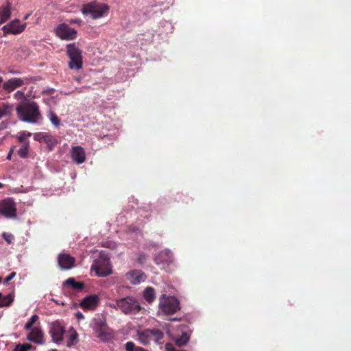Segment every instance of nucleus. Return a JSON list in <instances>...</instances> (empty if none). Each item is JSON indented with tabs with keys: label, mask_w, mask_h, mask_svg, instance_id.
I'll return each instance as SVG.
<instances>
[{
	"label": "nucleus",
	"mask_w": 351,
	"mask_h": 351,
	"mask_svg": "<svg viewBox=\"0 0 351 351\" xmlns=\"http://www.w3.org/2000/svg\"><path fill=\"white\" fill-rule=\"evenodd\" d=\"M109 11V6L106 3L96 1L83 5L82 12L85 15H90L93 19H99L106 15Z\"/></svg>",
	"instance_id": "f03ea898"
},
{
	"label": "nucleus",
	"mask_w": 351,
	"mask_h": 351,
	"mask_svg": "<svg viewBox=\"0 0 351 351\" xmlns=\"http://www.w3.org/2000/svg\"><path fill=\"white\" fill-rule=\"evenodd\" d=\"M154 263L167 272L174 270L175 263L172 252L169 250H164L158 252L154 258Z\"/></svg>",
	"instance_id": "39448f33"
},
{
	"label": "nucleus",
	"mask_w": 351,
	"mask_h": 351,
	"mask_svg": "<svg viewBox=\"0 0 351 351\" xmlns=\"http://www.w3.org/2000/svg\"><path fill=\"white\" fill-rule=\"evenodd\" d=\"M3 187V184L0 182V189H2Z\"/></svg>",
	"instance_id": "c03bdc74"
},
{
	"label": "nucleus",
	"mask_w": 351,
	"mask_h": 351,
	"mask_svg": "<svg viewBox=\"0 0 351 351\" xmlns=\"http://www.w3.org/2000/svg\"><path fill=\"white\" fill-rule=\"evenodd\" d=\"M66 55L70 59L69 67L70 69L80 70L82 68V51L75 43L68 44L66 46Z\"/></svg>",
	"instance_id": "20e7f679"
},
{
	"label": "nucleus",
	"mask_w": 351,
	"mask_h": 351,
	"mask_svg": "<svg viewBox=\"0 0 351 351\" xmlns=\"http://www.w3.org/2000/svg\"><path fill=\"white\" fill-rule=\"evenodd\" d=\"M172 320H173V321H176V320H178V319H176V318H174V319H173Z\"/></svg>",
	"instance_id": "a18cd8bd"
},
{
	"label": "nucleus",
	"mask_w": 351,
	"mask_h": 351,
	"mask_svg": "<svg viewBox=\"0 0 351 351\" xmlns=\"http://www.w3.org/2000/svg\"><path fill=\"white\" fill-rule=\"evenodd\" d=\"M110 306L112 307V308H115L117 310H118L117 309V302H115V304H110Z\"/></svg>",
	"instance_id": "79ce46f5"
},
{
	"label": "nucleus",
	"mask_w": 351,
	"mask_h": 351,
	"mask_svg": "<svg viewBox=\"0 0 351 351\" xmlns=\"http://www.w3.org/2000/svg\"><path fill=\"white\" fill-rule=\"evenodd\" d=\"M3 238L5 240L8 244H11L14 240V236L12 233L3 232L2 234Z\"/></svg>",
	"instance_id": "473e14b6"
},
{
	"label": "nucleus",
	"mask_w": 351,
	"mask_h": 351,
	"mask_svg": "<svg viewBox=\"0 0 351 351\" xmlns=\"http://www.w3.org/2000/svg\"><path fill=\"white\" fill-rule=\"evenodd\" d=\"M148 255L144 252H139L137 254L136 261L140 265H143L147 260Z\"/></svg>",
	"instance_id": "2f4dec72"
},
{
	"label": "nucleus",
	"mask_w": 351,
	"mask_h": 351,
	"mask_svg": "<svg viewBox=\"0 0 351 351\" xmlns=\"http://www.w3.org/2000/svg\"><path fill=\"white\" fill-rule=\"evenodd\" d=\"M64 289L66 290L71 287L75 291H81L84 289L85 285L82 282H77L73 278H69L64 282Z\"/></svg>",
	"instance_id": "f3484780"
},
{
	"label": "nucleus",
	"mask_w": 351,
	"mask_h": 351,
	"mask_svg": "<svg viewBox=\"0 0 351 351\" xmlns=\"http://www.w3.org/2000/svg\"><path fill=\"white\" fill-rule=\"evenodd\" d=\"M32 348V345L29 343L19 344L14 349H17V351H27Z\"/></svg>",
	"instance_id": "72a5a7b5"
},
{
	"label": "nucleus",
	"mask_w": 351,
	"mask_h": 351,
	"mask_svg": "<svg viewBox=\"0 0 351 351\" xmlns=\"http://www.w3.org/2000/svg\"><path fill=\"white\" fill-rule=\"evenodd\" d=\"M38 316L36 314L33 315L27 322L25 324L24 329L25 330H30L32 326L38 320Z\"/></svg>",
	"instance_id": "bb28decb"
},
{
	"label": "nucleus",
	"mask_w": 351,
	"mask_h": 351,
	"mask_svg": "<svg viewBox=\"0 0 351 351\" xmlns=\"http://www.w3.org/2000/svg\"><path fill=\"white\" fill-rule=\"evenodd\" d=\"M1 280H2V278H1V277L0 276V283L1 282Z\"/></svg>",
	"instance_id": "49530a36"
},
{
	"label": "nucleus",
	"mask_w": 351,
	"mask_h": 351,
	"mask_svg": "<svg viewBox=\"0 0 351 351\" xmlns=\"http://www.w3.org/2000/svg\"><path fill=\"white\" fill-rule=\"evenodd\" d=\"M71 158L77 164H82L85 160V151L81 146L73 147L71 151Z\"/></svg>",
	"instance_id": "2eb2a0df"
},
{
	"label": "nucleus",
	"mask_w": 351,
	"mask_h": 351,
	"mask_svg": "<svg viewBox=\"0 0 351 351\" xmlns=\"http://www.w3.org/2000/svg\"><path fill=\"white\" fill-rule=\"evenodd\" d=\"M27 335V339L37 344H43L45 342L44 333L40 327H35L30 330Z\"/></svg>",
	"instance_id": "4468645a"
},
{
	"label": "nucleus",
	"mask_w": 351,
	"mask_h": 351,
	"mask_svg": "<svg viewBox=\"0 0 351 351\" xmlns=\"http://www.w3.org/2000/svg\"><path fill=\"white\" fill-rule=\"evenodd\" d=\"M189 340V337L188 336V335L186 332H184L181 335V337H180L179 338H178L176 340V344L178 346L181 347V346H185L188 343Z\"/></svg>",
	"instance_id": "393cba45"
},
{
	"label": "nucleus",
	"mask_w": 351,
	"mask_h": 351,
	"mask_svg": "<svg viewBox=\"0 0 351 351\" xmlns=\"http://www.w3.org/2000/svg\"><path fill=\"white\" fill-rule=\"evenodd\" d=\"M143 297L148 303H152L156 298L154 289L150 287H147L143 291Z\"/></svg>",
	"instance_id": "4be33fe9"
},
{
	"label": "nucleus",
	"mask_w": 351,
	"mask_h": 351,
	"mask_svg": "<svg viewBox=\"0 0 351 351\" xmlns=\"http://www.w3.org/2000/svg\"><path fill=\"white\" fill-rule=\"evenodd\" d=\"M25 26V23L19 24V20L18 19L13 20L2 27L3 36L8 34H19L24 31Z\"/></svg>",
	"instance_id": "1a4fd4ad"
},
{
	"label": "nucleus",
	"mask_w": 351,
	"mask_h": 351,
	"mask_svg": "<svg viewBox=\"0 0 351 351\" xmlns=\"http://www.w3.org/2000/svg\"><path fill=\"white\" fill-rule=\"evenodd\" d=\"M12 110V106L8 103L0 102V119L4 116L10 114Z\"/></svg>",
	"instance_id": "5701e85b"
},
{
	"label": "nucleus",
	"mask_w": 351,
	"mask_h": 351,
	"mask_svg": "<svg viewBox=\"0 0 351 351\" xmlns=\"http://www.w3.org/2000/svg\"><path fill=\"white\" fill-rule=\"evenodd\" d=\"M165 350L166 351H186L184 350H178L176 349L173 345L171 343H167L165 345Z\"/></svg>",
	"instance_id": "c9c22d12"
},
{
	"label": "nucleus",
	"mask_w": 351,
	"mask_h": 351,
	"mask_svg": "<svg viewBox=\"0 0 351 351\" xmlns=\"http://www.w3.org/2000/svg\"><path fill=\"white\" fill-rule=\"evenodd\" d=\"M11 16V3L7 1L0 7V25L7 21Z\"/></svg>",
	"instance_id": "6ab92c4d"
},
{
	"label": "nucleus",
	"mask_w": 351,
	"mask_h": 351,
	"mask_svg": "<svg viewBox=\"0 0 351 351\" xmlns=\"http://www.w3.org/2000/svg\"><path fill=\"white\" fill-rule=\"evenodd\" d=\"M0 215L8 219L16 217V206L12 199L7 198L0 202Z\"/></svg>",
	"instance_id": "6e6552de"
},
{
	"label": "nucleus",
	"mask_w": 351,
	"mask_h": 351,
	"mask_svg": "<svg viewBox=\"0 0 351 351\" xmlns=\"http://www.w3.org/2000/svg\"><path fill=\"white\" fill-rule=\"evenodd\" d=\"M125 276L132 285H138L147 278L146 274L140 269H132L127 272Z\"/></svg>",
	"instance_id": "9b49d317"
},
{
	"label": "nucleus",
	"mask_w": 351,
	"mask_h": 351,
	"mask_svg": "<svg viewBox=\"0 0 351 351\" xmlns=\"http://www.w3.org/2000/svg\"><path fill=\"white\" fill-rule=\"evenodd\" d=\"M24 82L22 79L14 77L5 82L3 84V87L5 90L12 92L16 88L22 86Z\"/></svg>",
	"instance_id": "dca6fc26"
},
{
	"label": "nucleus",
	"mask_w": 351,
	"mask_h": 351,
	"mask_svg": "<svg viewBox=\"0 0 351 351\" xmlns=\"http://www.w3.org/2000/svg\"><path fill=\"white\" fill-rule=\"evenodd\" d=\"M44 143L47 145L48 149L51 151L58 144V139L50 133H48L47 137L45 136Z\"/></svg>",
	"instance_id": "412c9836"
},
{
	"label": "nucleus",
	"mask_w": 351,
	"mask_h": 351,
	"mask_svg": "<svg viewBox=\"0 0 351 351\" xmlns=\"http://www.w3.org/2000/svg\"><path fill=\"white\" fill-rule=\"evenodd\" d=\"M14 148H15V147H14V146H13V147H11V149H10V152H8V155H7V157H6V158H7L8 160H11V158H12V154H13V152H14Z\"/></svg>",
	"instance_id": "58836bf2"
},
{
	"label": "nucleus",
	"mask_w": 351,
	"mask_h": 351,
	"mask_svg": "<svg viewBox=\"0 0 351 351\" xmlns=\"http://www.w3.org/2000/svg\"><path fill=\"white\" fill-rule=\"evenodd\" d=\"M16 276V272L13 271L9 274L8 276L6 277L3 283L7 285L11 280H12Z\"/></svg>",
	"instance_id": "e433bc0d"
},
{
	"label": "nucleus",
	"mask_w": 351,
	"mask_h": 351,
	"mask_svg": "<svg viewBox=\"0 0 351 351\" xmlns=\"http://www.w3.org/2000/svg\"><path fill=\"white\" fill-rule=\"evenodd\" d=\"M159 309L166 315H171L180 309L179 300L173 296L163 294L160 298Z\"/></svg>",
	"instance_id": "423d86ee"
},
{
	"label": "nucleus",
	"mask_w": 351,
	"mask_h": 351,
	"mask_svg": "<svg viewBox=\"0 0 351 351\" xmlns=\"http://www.w3.org/2000/svg\"><path fill=\"white\" fill-rule=\"evenodd\" d=\"M138 339L143 345H147L152 341L151 337L145 335V330L139 334Z\"/></svg>",
	"instance_id": "c756f323"
},
{
	"label": "nucleus",
	"mask_w": 351,
	"mask_h": 351,
	"mask_svg": "<svg viewBox=\"0 0 351 351\" xmlns=\"http://www.w3.org/2000/svg\"><path fill=\"white\" fill-rule=\"evenodd\" d=\"M77 333L75 332L73 334H71V335H70V340H71V341H73L75 340V339H77Z\"/></svg>",
	"instance_id": "ea45409f"
},
{
	"label": "nucleus",
	"mask_w": 351,
	"mask_h": 351,
	"mask_svg": "<svg viewBox=\"0 0 351 351\" xmlns=\"http://www.w3.org/2000/svg\"><path fill=\"white\" fill-rule=\"evenodd\" d=\"M69 23L70 24H78L80 25L82 23V21L80 19H75L69 20Z\"/></svg>",
	"instance_id": "4c0bfd02"
},
{
	"label": "nucleus",
	"mask_w": 351,
	"mask_h": 351,
	"mask_svg": "<svg viewBox=\"0 0 351 351\" xmlns=\"http://www.w3.org/2000/svg\"><path fill=\"white\" fill-rule=\"evenodd\" d=\"M58 262L62 269H69L73 267L75 259L69 254L62 253L58 257Z\"/></svg>",
	"instance_id": "ddd939ff"
},
{
	"label": "nucleus",
	"mask_w": 351,
	"mask_h": 351,
	"mask_svg": "<svg viewBox=\"0 0 351 351\" xmlns=\"http://www.w3.org/2000/svg\"><path fill=\"white\" fill-rule=\"evenodd\" d=\"M32 134L31 133H27L26 134L25 132H23L21 133L20 136L18 137V140L19 142L21 143H23V144H25V143H27L26 141V138L29 136H30ZM27 143H29L27 141Z\"/></svg>",
	"instance_id": "f704fd0d"
},
{
	"label": "nucleus",
	"mask_w": 351,
	"mask_h": 351,
	"mask_svg": "<svg viewBox=\"0 0 351 351\" xmlns=\"http://www.w3.org/2000/svg\"><path fill=\"white\" fill-rule=\"evenodd\" d=\"M16 112L20 119L27 123H35L41 117L39 107L34 101L18 105Z\"/></svg>",
	"instance_id": "f257e3e1"
},
{
	"label": "nucleus",
	"mask_w": 351,
	"mask_h": 351,
	"mask_svg": "<svg viewBox=\"0 0 351 351\" xmlns=\"http://www.w3.org/2000/svg\"><path fill=\"white\" fill-rule=\"evenodd\" d=\"M125 347L126 351H147L143 348L136 346L134 343L132 341H128L125 343Z\"/></svg>",
	"instance_id": "c85d7f7f"
},
{
	"label": "nucleus",
	"mask_w": 351,
	"mask_h": 351,
	"mask_svg": "<svg viewBox=\"0 0 351 351\" xmlns=\"http://www.w3.org/2000/svg\"><path fill=\"white\" fill-rule=\"evenodd\" d=\"M76 317H77L78 319H84V316L83 315V314H82L81 312H77V313H76Z\"/></svg>",
	"instance_id": "a19ab883"
},
{
	"label": "nucleus",
	"mask_w": 351,
	"mask_h": 351,
	"mask_svg": "<svg viewBox=\"0 0 351 351\" xmlns=\"http://www.w3.org/2000/svg\"><path fill=\"white\" fill-rule=\"evenodd\" d=\"M51 351H57L56 350H52Z\"/></svg>",
	"instance_id": "09e8293b"
},
{
	"label": "nucleus",
	"mask_w": 351,
	"mask_h": 351,
	"mask_svg": "<svg viewBox=\"0 0 351 351\" xmlns=\"http://www.w3.org/2000/svg\"><path fill=\"white\" fill-rule=\"evenodd\" d=\"M145 335L151 337L152 340H154L158 343H162L163 342V332L158 328L145 329Z\"/></svg>",
	"instance_id": "a211bd4d"
},
{
	"label": "nucleus",
	"mask_w": 351,
	"mask_h": 351,
	"mask_svg": "<svg viewBox=\"0 0 351 351\" xmlns=\"http://www.w3.org/2000/svg\"><path fill=\"white\" fill-rule=\"evenodd\" d=\"M97 276L99 277H106L111 274L110 269H105L101 266H96L95 268Z\"/></svg>",
	"instance_id": "cd10ccee"
},
{
	"label": "nucleus",
	"mask_w": 351,
	"mask_h": 351,
	"mask_svg": "<svg viewBox=\"0 0 351 351\" xmlns=\"http://www.w3.org/2000/svg\"><path fill=\"white\" fill-rule=\"evenodd\" d=\"M48 117L55 127L58 128L60 125V119L54 112L50 110Z\"/></svg>",
	"instance_id": "b1692460"
},
{
	"label": "nucleus",
	"mask_w": 351,
	"mask_h": 351,
	"mask_svg": "<svg viewBox=\"0 0 351 351\" xmlns=\"http://www.w3.org/2000/svg\"><path fill=\"white\" fill-rule=\"evenodd\" d=\"M48 132H37L34 134V138L35 141L44 143L45 136L47 137Z\"/></svg>",
	"instance_id": "7c9ffc66"
},
{
	"label": "nucleus",
	"mask_w": 351,
	"mask_h": 351,
	"mask_svg": "<svg viewBox=\"0 0 351 351\" xmlns=\"http://www.w3.org/2000/svg\"><path fill=\"white\" fill-rule=\"evenodd\" d=\"M64 332V328L58 322L51 324L49 334L53 342L58 344L60 343L63 340Z\"/></svg>",
	"instance_id": "9d476101"
},
{
	"label": "nucleus",
	"mask_w": 351,
	"mask_h": 351,
	"mask_svg": "<svg viewBox=\"0 0 351 351\" xmlns=\"http://www.w3.org/2000/svg\"><path fill=\"white\" fill-rule=\"evenodd\" d=\"M55 34L62 40H71L76 38L77 32L74 28L69 27L68 24L62 23L56 27Z\"/></svg>",
	"instance_id": "0eeeda50"
},
{
	"label": "nucleus",
	"mask_w": 351,
	"mask_h": 351,
	"mask_svg": "<svg viewBox=\"0 0 351 351\" xmlns=\"http://www.w3.org/2000/svg\"><path fill=\"white\" fill-rule=\"evenodd\" d=\"M29 143H25L22 147L18 150L17 153L19 156L22 158H25L28 156V149Z\"/></svg>",
	"instance_id": "a878e982"
},
{
	"label": "nucleus",
	"mask_w": 351,
	"mask_h": 351,
	"mask_svg": "<svg viewBox=\"0 0 351 351\" xmlns=\"http://www.w3.org/2000/svg\"><path fill=\"white\" fill-rule=\"evenodd\" d=\"M13 351H17V349H14Z\"/></svg>",
	"instance_id": "de8ad7c7"
},
{
	"label": "nucleus",
	"mask_w": 351,
	"mask_h": 351,
	"mask_svg": "<svg viewBox=\"0 0 351 351\" xmlns=\"http://www.w3.org/2000/svg\"><path fill=\"white\" fill-rule=\"evenodd\" d=\"M99 298L93 294L86 296L81 302L80 306L85 310H95L99 305Z\"/></svg>",
	"instance_id": "f8f14e48"
},
{
	"label": "nucleus",
	"mask_w": 351,
	"mask_h": 351,
	"mask_svg": "<svg viewBox=\"0 0 351 351\" xmlns=\"http://www.w3.org/2000/svg\"><path fill=\"white\" fill-rule=\"evenodd\" d=\"M104 332H101L99 334H98V337H101L103 335Z\"/></svg>",
	"instance_id": "37998d69"
},
{
	"label": "nucleus",
	"mask_w": 351,
	"mask_h": 351,
	"mask_svg": "<svg viewBox=\"0 0 351 351\" xmlns=\"http://www.w3.org/2000/svg\"><path fill=\"white\" fill-rule=\"evenodd\" d=\"M14 294L10 293L6 296H3L2 293H0V307L9 306L14 301Z\"/></svg>",
	"instance_id": "aec40b11"
},
{
	"label": "nucleus",
	"mask_w": 351,
	"mask_h": 351,
	"mask_svg": "<svg viewBox=\"0 0 351 351\" xmlns=\"http://www.w3.org/2000/svg\"><path fill=\"white\" fill-rule=\"evenodd\" d=\"M117 306L118 310L128 315H136L142 308L140 303L135 298L130 296L117 300Z\"/></svg>",
	"instance_id": "7ed1b4c3"
}]
</instances>
